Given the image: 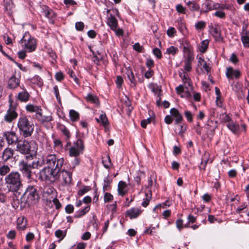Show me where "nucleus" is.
Here are the masks:
<instances>
[{"label":"nucleus","instance_id":"f257e3e1","mask_svg":"<svg viewBox=\"0 0 249 249\" xmlns=\"http://www.w3.org/2000/svg\"><path fill=\"white\" fill-rule=\"evenodd\" d=\"M47 166L39 173V178L43 181L48 179H54L56 175L64 168V159L57 157L55 154L48 155L45 159Z\"/></svg>","mask_w":249,"mask_h":249},{"label":"nucleus","instance_id":"f03ea898","mask_svg":"<svg viewBox=\"0 0 249 249\" xmlns=\"http://www.w3.org/2000/svg\"><path fill=\"white\" fill-rule=\"evenodd\" d=\"M5 182L9 192H17L22 186L20 175L18 172H12L7 175Z\"/></svg>","mask_w":249,"mask_h":249},{"label":"nucleus","instance_id":"7ed1b4c3","mask_svg":"<svg viewBox=\"0 0 249 249\" xmlns=\"http://www.w3.org/2000/svg\"><path fill=\"white\" fill-rule=\"evenodd\" d=\"M22 48L27 53L35 51L36 48V40L28 32H26L20 40Z\"/></svg>","mask_w":249,"mask_h":249},{"label":"nucleus","instance_id":"20e7f679","mask_svg":"<svg viewBox=\"0 0 249 249\" xmlns=\"http://www.w3.org/2000/svg\"><path fill=\"white\" fill-rule=\"evenodd\" d=\"M18 126L19 130L25 137L30 136L33 133L34 129L33 124L30 122L26 116L19 117Z\"/></svg>","mask_w":249,"mask_h":249},{"label":"nucleus","instance_id":"39448f33","mask_svg":"<svg viewBox=\"0 0 249 249\" xmlns=\"http://www.w3.org/2000/svg\"><path fill=\"white\" fill-rule=\"evenodd\" d=\"M17 148L22 154L31 153V157H32V155L36 153V150L34 142H28L26 140L19 141L17 144Z\"/></svg>","mask_w":249,"mask_h":249},{"label":"nucleus","instance_id":"423d86ee","mask_svg":"<svg viewBox=\"0 0 249 249\" xmlns=\"http://www.w3.org/2000/svg\"><path fill=\"white\" fill-rule=\"evenodd\" d=\"M38 198V196L36 188L33 186H29L21 199L22 201H24L26 198L25 203L31 205L35 203Z\"/></svg>","mask_w":249,"mask_h":249},{"label":"nucleus","instance_id":"0eeeda50","mask_svg":"<svg viewBox=\"0 0 249 249\" xmlns=\"http://www.w3.org/2000/svg\"><path fill=\"white\" fill-rule=\"evenodd\" d=\"M46 181L54 182L57 181L63 186L69 185L71 181V174L63 169L57 175L53 180L48 179Z\"/></svg>","mask_w":249,"mask_h":249},{"label":"nucleus","instance_id":"6e6552de","mask_svg":"<svg viewBox=\"0 0 249 249\" xmlns=\"http://www.w3.org/2000/svg\"><path fill=\"white\" fill-rule=\"evenodd\" d=\"M84 149L83 141L78 139L76 142H73L72 145L69 149V155L71 157H78L83 153Z\"/></svg>","mask_w":249,"mask_h":249},{"label":"nucleus","instance_id":"1a4fd4ad","mask_svg":"<svg viewBox=\"0 0 249 249\" xmlns=\"http://www.w3.org/2000/svg\"><path fill=\"white\" fill-rule=\"evenodd\" d=\"M31 165V163H29L26 160H22L19 162V171L22 173L23 176L28 179L31 178V169H33Z\"/></svg>","mask_w":249,"mask_h":249},{"label":"nucleus","instance_id":"9d476101","mask_svg":"<svg viewBox=\"0 0 249 249\" xmlns=\"http://www.w3.org/2000/svg\"><path fill=\"white\" fill-rule=\"evenodd\" d=\"M41 9V13L46 18L50 19V22L53 23V18L55 17V13L49 7L46 5H42L40 6Z\"/></svg>","mask_w":249,"mask_h":249},{"label":"nucleus","instance_id":"9b49d317","mask_svg":"<svg viewBox=\"0 0 249 249\" xmlns=\"http://www.w3.org/2000/svg\"><path fill=\"white\" fill-rule=\"evenodd\" d=\"M17 116L18 113L16 112L15 107L10 106L4 116V120L7 122L10 123Z\"/></svg>","mask_w":249,"mask_h":249},{"label":"nucleus","instance_id":"f8f14e48","mask_svg":"<svg viewBox=\"0 0 249 249\" xmlns=\"http://www.w3.org/2000/svg\"><path fill=\"white\" fill-rule=\"evenodd\" d=\"M170 113L172 117L175 118V124H179L183 121V116L177 108H172L170 110Z\"/></svg>","mask_w":249,"mask_h":249},{"label":"nucleus","instance_id":"ddd939ff","mask_svg":"<svg viewBox=\"0 0 249 249\" xmlns=\"http://www.w3.org/2000/svg\"><path fill=\"white\" fill-rule=\"evenodd\" d=\"M142 212V210L141 209L132 208L125 212V215L129 216L131 219H135L139 216Z\"/></svg>","mask_w":249,"mask_h":249},{"label":"nucleus","instance_id":"4468645a","mask_svg":"<svg viewBox=\"0 0 249 249\" xmlns=\"http://www.w3.org/2000/svg\"><path fill=\"white\" fill-rule=\"evenodd\" d=\"M226 75L229 79H232L233 77L239 79L241 76V72L238 70H233L232 67H228L227 69Z\"/></svg>","mask_w":249,"mask_h":249},{"label":"nucleus","instance_id":"2eb2a0df","mask_svg":"<svg viewBox=\"0 0 249 249\" xmlns=\"http://www.w3.org/2000/svg\"><path fill=\"white\" fill-rule=\"evenodd\" d=\"M3 137L5 138L9 144H12L18 141V137L14 132H5L3 133Z\"/></svg>","mask_w":249,"mask_h":249},{"label":"nucleus","instance_id":"dca6fc26","mask_svg":"<svg viewBox=\"0 0 249 249\" xmlns=\"http://www.w3.org/2000/svg\"><path fill=\"white\" fill-rule=\"evenodd\" d=\"M36 119L41 123H48L52 120L51 115H46L43 114L42 109L37 114H35Z\"/></svg>","mask_w":249,"mask_h":249},{"label":"nucleus","instance_id":"f3484780","mask_svg":"<svg viewBox=\"0 0 249 249\" xmlns=\"http://www.w3.org/2000/svg\"><path fill=\"white\" fill-rule=\"evenodd\" d=\"M212 35L214 37L215 41L216 42H222L223 38L221 36V32L219 27L218 26L213 27L212 26Z\"/></svg>","mask_w":249,"mask_h":249},{"label":"nucleus","instance_id":"a211bd4d","mask_svg":"<svg viewBox=\"0 0 249 249\" xmlns=\"http://www.w3.org/2000/svg\"><path fill=\"white\" fill-rule=\"evenodd\" d=\"M22 89V90L18 94L17 99L21 102H26L29 100L30 95L24 87Z\"/></svg>","mask_w":249,"mask_h":249},{"label":"nucleus","instance_id":"6ab92c4d","mask_svg":"<svg viewBox=\"0 0 249 249\" xmlns=\"http://www.w3.org/2000/svg\"><path fill=\"white\" fill-rule=\"evenodd\" d=\"M212 4H213V0H205L201 5V8L200 9V14L207 13L212 11Z\"/></svg>","mask_w":249,"mask_h":249},{"label":"nucleus","instance_id":"aec40b11","mask_svg":"<svg viewBox=\"0 0 249 249\" xmlns=\"http://www.w3.org/2000/svg\"><path fill=\"white\" fill-rule=\"evenodd\" d=\"M179 76L183 82L185 88L188 89L190 87L191 89H192V82L188 74L183 72L179 73Z\"/></svg>","mask_w":249,"mask_h":249},{"label":"nucleus","instance_id":"412c9836","mask_svg":"<svg viewBox=\"0 0 249 249\" xmlns=\"http://www.w3.org/2000/svg\"><path fill=\"white\" fill-rule=\"evenodd\" d=\"M14 151L11 148L7 147L3 151L1 158L4 161H7L12 158Z\"/></svg>","mask_w":249,"mask_h":249},{"label":"nucleus","instance_id":"4be33fe9","mask_svg":"<svg viewBox=\"0 0 249 249\" xmlns=\"http://www.w3.org/2000/svg\"><path fill=\"white\" fill-rule=\"evenodd\" d=\"M19 77L14 75L9 79L8 86L10 89H14L19 86Z\"/></svg>","mask_w":249,"mask_h":249},{"label":"nucleus","instance_id":"5701e85b","mask_svg":"<svg viewBox=\"0 0 249 249\" xmlns=\"http://www.w3.org/2000/svg\"><path fill=\"white\" fill-rule=\"evenodd\" d=\"M26 110L30 113L35 112V114H37L40 111H41V107L40 106H36L33 104H28L26 106Z\"/></svg>","mask_w":249,"mask_h":249},{"label":"nucleus","instance_id":"b1692460","mask_svg":"<svg viewBox=\"0 0 249 249\" xmlns=\"http://www.w3.org/2000/svg\"><path fill=\"white\" fill-rule=\"evenodd\" d=\"M27 227V220L23 217H19L17 219V228L19 230L23 231Z\"/></svg>","mask_w":249,"mask_h":249},{"label":"nucleus","instance_id":"393cba45","mask_svg":"<svg viewBox=\"0 0 249 249\" xmlns=\"http://www.w3.org/2000/svg\"><path fill=\"white\" fill-rule=\"evenodd\" d=\"M107 24L110 27L111 30H116L117 25V20L115 17L110 15L107 18Z\"/></svg>","mask_w":249,"mask_h":249},{"label":"nucleus","instance_id":"a878e982","mask_svg":"<svg viewBox=\"0 0 249 249\" xmlns=\"http://www.w3.org/2000/svg\"><path fill=\"white\" fill-rule=\"evenodd\" d=\"M45 160L42 158L36 159L31 163L33 169H38L41 167L45 163Z\"/></svg>","mask_w":249,"mask_h":249},{"label":"nucleus","instance_id":"bb28decb","mask_svg":"<svg viewBox=\"0 0 249 249\" xmlns=\"http://www.w3.org/2000/svg\"><path fill=\"white\" fill-rule=\"evenodd\" d=\"M209 160V155L208 154L205 153L202 157V160L200 165L199 166L200 170L205 171L206 169V165Z\"/></svg>","mask_w":249,"mask_h":249},{"label":"nucleus","instance_id":"cd10ccee","mask_svg":"<svg viewBox=\"0 0 249 249\" xmlns=\"http://www.w3.org/2000/svg\"><path fill=\"white\" fill-rule=\"evenodd\" d=\"M227 126L234 134H236L240 129L239 125L235 123L233 121L227 124Z\"/></svg>","mask_w":249,"mask_h":249},{"label":"nucleus","instance_id":"c85d7f7f","mask_svg":"<svg viewBox=\"0 0 249 249\" xmlns=\"http://www.w3.org/2000/svg\"><path fill=\"white\" fill-rule=\"evenodd\" d=\"M69 116L71 120L73 122H77L80 118L79 113L73 109H71L70 110Z\"/></svg>","mask_w":249,"mask_h":249},{"label":"nucleus","instance_id":"c756f323","mask_svg":"<svg viewBox=\"0 0 249 249\" xmlns=\"http://www.w3.org/2000/svg\"><path fill=\"white\" fill-rule=\"evenodd\" d=\"M186 4L191 11H200V6L199 4L196 3L195 1H189L186 3Z\"/></svg>","mask_w":249,"mask_h":249},{"label":"nucleus","instance_id":"7c9ffc66","mask_svg":"<svg viewBox=\"0 0 249 249\" xmlns=\"http://www.w3.org/2000/svg\"><path fill=\"white\" fill-rule=\"evenodd\" d=\"M153 181L155 183L157 182V175L155 172H152L150 177L148 178V185L146 188L150 189L153 185Z\"/></svg>","mask_w":249,"mask_h":249},{"label":"nucleus","instance_id":"2f4dec72","mask_svg":"<svg viewBox=\"0 0 249 249\" xmlns=\"http://www.w3.org/2000/svg\"><path fill=\"white\" fill-rule=\"evenodd\" d=\"M102 163L104 166L107 169H109L112 165L110 158L107 155L102 158Z\"/></svg>","mask_w":249,"mask_h":249},{"label":"nucleus","instance_id":"473e14b6","mask_svg":"<svg viewBox=\"0 0 249 249\" xmlns=\"http://www.w3.org/2000/svg\"><path fill=\"white\" fill-rule=\"evenodd\" d=\"M97 122L101 123L105 127L108 124V121L105 114H101L99 118L96 119Z\"/></svg>","mask_w":249,"mask_h":249},{"label":"nucleus","instance_id":"72a5a7b5","mask_svg":"<svg viewBox=\"0 0 249 249\" xmlns=\"http://www.w3.org/2000/svg\"><path fill=\"white\" fill-rule=\"evenodd\" d=\"M10 171V167L9 166L3 164L0 166V175L1 176H5Z\"/></svg>","mask_w":249,"mask_h":249},{"label":"nucleus","instance_id":"f704fd0d","mask_svg":"<svg viewBox=\"0 0 249 249\" xmlns=\"http://www.w3.org/2000/svg\"><path fill=\"white\" fill-rule=\"evenodd\" d=\"M118 195L123 196H124V181H120L118 185Z\"/></svg>","mask_w":249,"mask_h":249},{"label":"nucleus","instance_id":"c9c22d12","mask_svg":"<svg viewBox=\"0 0 249 249\" xmlns=\"http://www.w3.org/2000/svg\"><path fill=\"white\" fill-rule=\"evenodd\" d=\"M125 69H126L125 73L127 75L128 78L129 79L131 83L134 84L135 82V78L133 73L132 69L129 67L128 69H126L125 68Z\"/></svg>","mask_w":249,"mask_h":249},{"label":"nucleus","instance_id":"e433bc0d","mask_svg":"<svg viewBox=\"0 0 249 249\" xmlns=\"http://www.w3.org/2000/svg\"><path fill=\"white\" fill-rule=\"evenodd\" d=\"M209 44V41L208 39L203 40L201 42L200 51L202 53H205L208 48Z\"/></svg>","mask_w":249,"mask_h":249},{"label":"nucleus","instance_id":"4c0bfd02","mask_svg":"<svg viewBox=\"0 0 249 249\" xmlns=\"http://www.w3.org/2000/svg\"><path fill=\"white\" fill-rule=\"evenodd\" d=\"M86 99L88 102H90L95 104H98V99L97 97L90 93L87 94Z\"/></svg>","mask_w":249,"mask_h":249},{"label":"nucleus","instance_id":"58836bf2","mask_svg":"<svg viewBox=\"0 0 249 249\" xmlns=\"http://www.w3.org/2000/svg\"><path fill=\"white\" fill-rule=\"evenodd\" d=\"M146 198L143 199V201L142 203V205L144 207H146L149 204L150 199L151 198V192L150 191V194L145 193Z\"/></svg>","mask_w":249,"mask_h":249},{"label":"nucleus","instance_id":"ea45409f","mask_svg":"<svg viewBox=\"0 0 249 249\" xmlns=\"http://www.w3.org/2000/svg\"><path fill=\"white\" fill-rule=\"evenodd\" d=\"M55 235L57 238L62 240L65 237L66 235V231L57 230L55 232Z\"/></svg>","mask_w":249,"mask_h":249},{"label":"nucleus","instance_id":"a19ab883","mask_svg":"<svg viewBox=\"0 0 249 249\" xmlns=\"http://www.w3.org/2000/svg\"><path fill=\"white\" fill-rule=\"evenodd\" d=\"M178 52V48L171 46L166 50V53L168 54H171L173 55H175Z\"/></svg>","mask_w":249,"mask_h":249},{"label":"nucleus","instance_id":"79ce46f5","mask_svg":"<svg viewBox=\"0 0 249 249\" xmlns=\"http://www.w3.org/2000/svg\"><path fill=\"white\" fill-rule=\"evenodd\" d=\"M90 208L89 206H86L82 210L78 212L75 215V217H80L84 215L87 213L89 211Z\"/></svg>","mask_w":249,"mask_h":249},{"label":"nucleus","instance_id":"37998d69","mask_svg":"<svg viewBox=\"0 0 249 249\" xmlns=\"http://www.w3.org/2000/svg\"><path fill=\"white\" fill-rule=\"evenodd\" d=\"M90 208L89 206H86L82 210L78 212L75 215V217H80L84 215L87 213L89 211Z\"/></svg>","mask_w":249,"mask_h":249},{"label":"nucleus","instance_id":"c03bdc74","mask_svg":"<svg viewBox=\"0 0 249 249\" xmlns=\"http://www.w3.org/2000/svg\"><path fill=\"white\" fill-rule=\"evenodd\" d=\"M178 29L182 34H184L185 30L187 29L186 24L181 20L178 21Z\"/></svg>","mask_w":249,"mask_h":249},{"label":"nucleus","instance_id":"a18cd8bd","mask_svg":"<svg viewBox=\"0 0 249 249\" xmlns=\"http://www.w3.org/2000/svg\"><path fill=\"white\" fill-rule=\"evenodd\" d=\"M206 23L204 21H199L195 24V27L196 30H202L206 27Z\"/></svg>","mask_w":249,"mask_h":249},{"label":"nucleus","instance_id":"49530a36","mask_svg":"<svg viewBox=\"0 0 249 249\" xmlns=\"http://www.w3.org/2000/svg\"><path fill=\"white\" fill-rule=\"evenodd\" d=\"M212 9L213 10H217V9H229V8L226 7L224 5H221L220 4L216 2H214L213 1V4H212Z\"/></svg>","mask_w":249,"mask_h":249},{"label":"nucleus","instance_id":"de8ad7c7","mask_svg":"<svg viewBox=\"0 0 249 249\" xmlns=\"http://www.w3.org/2000/svg\"><path fill=\"white\" fill-rule=\"evenodd\" d=\"M133 49L138 53H144V49L142 46H141L139 43H136L133 45Z\"/></svg>","mask_w":249,"mask_h":249},{"label":"nucleus","instance_id":"09e8293b","mask_svg":"<svg viewBox=\"0 0 249 249\" xmlns=\"http://www.w3.org/2000/svg\"><path fill=\"white\" fill-rule=\"evenodd\" d=\"M104 186H103V190L104 191H107L108 189V188L109 187V184L111 182V180L109 179V178L108 176L106 177L104 179Z\"/></svg>","mask_w":249,"mask_h":249},{"label":"nucleus","instance_id":"8fccbe9b","mask_svg":"<svg viewBox=\"0 0 249 249\" xmlns=\"http://www.w3.org/2000/svg\"><path fill=\"white\" fill-rule=\"evenodd\" d=\"M159 91V93L157 94L158 97H159V99L157 101L156 104L158 106H160V102H161V98L160 97L161 94L160 92H161V89H159L158 88H157L156 89L153 88L152 89V91L154 92L155 94H157V91Z\"/></svg>","mask_w":249,"mask_h":249},{"label":"nucleus","instance_id":"3c124183","mask_svg":"<svg viewBox=\"0 0 249 249\" xmlns=\"http://www.w3.org/2000/svg\"><path fill=\"white\" fill-rule=\"evenodd\" d=\"M166 33L168 36L173 37L176 35L177 31L174 27H171L168 28Z\"/></svg>","mask_w":249,"mask_h":249},{"label":"nucleus","instance_id":"603ef678","mask_svg":"<svg viewBox=\"0 0 249 249\" xmlns=\"http://www.w3.org/2000/svg\"><path fill=\"white\" fill-rule=\"evenodd\" d=\"M153 53L158 59H160L162 58V55L160 50L158 48H155L153 49Z\"/></svg>","mask_w":249,"mask_h":249},{"label":"nucleus","instance_id":"864d4df0","mask_svg":"<svg viewBox=\"0 0 249 249\" xmlns=\"http://www.w3.org/2000/svg\"><path fill=\"white\" fill-rule=\"evenodd\" d=\"M54 147L58 149H61L63 147V144L61 141L58 139H53Z\"/></svg>","mask_w":249,"mask_h":249},{"label":"nucleus","instance_id":"5fc2aeb1","mask_svg":"<svg viewBox=\"0 0 249 249\" xmlns=\"http://www.w3.org/2000/svg\"><path fill=\"white\" fill-rule=\"evenodd\" d=\"M241 40L245 47L249 48V36H242Z\"/></svg>","mask_w":249,"mask_h":249},{"label":"nucleus","instance_id":"6e6d98bb","mask_svg":"<svg viewBox=\"0 0 249 249\" xmlns=\"http://www.w3.org/2000/svg\"><path fill=\"white\" fill-rule=\"evenodd\" d=\"M184 115L188 122L192 123L193 121V114L190 111H185Z\"/></svg>","mask_w":249,"mask_h":249},{"label":"nucleus","instance_id":"4d7b16f0","mask_svg":"<svg viewBox=\"0 0 249 249\" xmlns=\"http://www.w3.org/2000/svg\"><path fill=\"white\" fill-rule=\"evenodd\" d=\"M151 118L150 117L147 118V119L142 120L141 122V126L143 128H145L147 124L151 123Z\"/></svg>","mask_w":249,"mask_h":249},{"label":"nucleus","instance_id":"13d9d810","mask_svg":"<svg viewBox=\"0 0 249 249\" xmlns=\"http://www.w3.org/2000/svg\"><path fill=\"white\" fill-rule=\"evenodd\" d=\"M176 10L179 13L183 14L186 13V8L180 4L177 5Z\"/></svg>","mask_w":249,"mask_h":249},{"label":"nucleus","instance_id":"bf43d9fd","mask_svg":"<svg viewBox=\"0 0 249 249\" xmlns=\"http://www.w3.org/2000/svg\"><path fill=\"white\" fill-rule=\"evenodd\" d=\"M145 65L149 69H151L154 66V61L151 58H147Z\"/></svg>","mask_w":249,"mask_h":249},{"label":"nucleus","instance_id":"052dcab7","mask_svg":"<svg viewBox=\"0 0 249 249\" xmlns=\"http://www.w3.org/2000/svg\"><path fill=\"white\" fill-rule=\"evenodd\" d=\"M155 228L151 226L149 228L146 229L144 231V234H149L150 235H154L155 232Z\"/></svg>","mask_w":249,"mask_h":249},{"label":"nucleus","instance_id":"680f3d73","mask_svg":"<svg viewBox=\"0 0 249 249\" xmlns=\"http://www.w3.org/2000/svg\"><path fill=\"white\" fill-rule=\"evenodd\" d=\"M185 43L186 44V46H184L183 47V52L184 53H187L188 54H191V50L190 49V43L187 41H185Z\"/></svg>","mask_w":249,"mask_h":249},{"label":"nucleus","instance_id":"e2e57ef3","mask_svg":"<svg viewBox=\"0 0 249 249\" xmlns=\"http://www.w3.org/2000/svg\"><path fill=\"white\" fill-rule=\"evenodd\" d=\"M16 235V232L15 230L10 231L6 235V237L9 239L13 240L15 239Z\"/></svg>","mask_w":249,"mask_h":249},{"label":"nucleus","instance_id":"0e129e2a","mask_svg":"<svg viewBox=\"0 0 249 249\" xmlns=\"http://www.w3.org/2000/svg\"><path fill=\"white\" fill-rule=\"evenodd\" d=\"M123 81L124 80L122 76L119 75L117 76L116 84L118 88L119 89L121 88Z\"/></svg>","mask_w":249,"mask_h":249},{"label":"nucleus","instance_id":"69168bd1","mask_svg":"<svg viewBox=\"0 0 249 249\" xmlns=\"http://www.w3.org/2000/svg\"><path fill=\"white\" fill-rule=\"evenodd\" d=\"M113 198V196L110 193H106L104 195V201L105 202H110Z\"/></svg>","mask_w":249,"mask_h":249},{"label":"nucleus","instance_id":"338daca9","mask_svg":"<svg viewBox=\"0 0 249 249\" xmlns=\"http://www.w3.org/2000/svg\"><path fill=\"white\" fill-rule=\"evenodd\" d=\"M216 17L219 18L221 19L225 18L226 14L225 12L221 11H216L213 14Z\"/></svg>","mask_w":249,"mask_h":249},{"label":"nucleus","instance_id":"774afa93","mask_svg":"<svg viewBox=\"0 0 249 249\" xmlns=\"http://www.w3.org/2000/svg\"><path fill=\"white\" fill-rule=\"evenodd\" d=\"M183 221L181 219H178L176 221V226L179 231H180L183 228Z\"/></svg>","mask_w":249,"mask_h":249}]
</instances>
